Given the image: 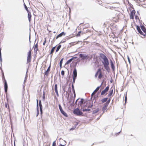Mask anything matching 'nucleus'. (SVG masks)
Here are the masks:
<instances>
[{
    "label": "nucleus",
    "instance_id": "58836bf2",
    "mask_svg": "<svg viewBox=\"0 0 146 146\" xmlns=\"http://www.w3.org/2000/svg\"><path fill=\"white\" fill-rule=\"evenodd\" d=\"M46 42V38H45V40L43 43V45H45Z\"/></svg>",
    "mask_w": 146,
    "mask_h": 146
},
{
    "label": "nucleus",
    "instance_id": "423d86ee",
    "mask_svg": "<svg viewBox=\"0 0 146 146\" xmlns=\"http://www.w3.org/2000/svg\"><path fill=\"white\" fill-rule=\"evenodd\" d=\"M110 102V100H109L106 103L104 104V106L102 108V110L104 111L107 109V107L109 104Z\"/></svg>",
    "mask_w": 146,
    "mask_h": 146
},
{
    "label": "nucleus",
    "instance_id": "49530a36",
    "mask_svg": "<svg viewBox=\"0 0 146 146\" xmlns=\"http://www.w3.org/2000/svg\"><path fill=\"white\" fill-rule=\"evenodd\" d=\"M65 144H64V145H62L61 144H60V146H65Z\"/></svg>",
    "mask_w": 146,
    "mask_h": 146
},
{
    "label": "nucleus",
    "instance_id": "2eb2a0df",
    "mask_svg": "<svg viewBox=\"0 0 146 146\" xmlns=\"http://www.w3.org/2000/svg\"><path fill=\"white\" fill-rule=\"evenodd\" d=\"M127 8L129 9H133V5L130 3H128L127 5Z\"/></svg>",
    "mask_w": 146,
    "mask_h": 146
},
{
    "label": "nucleus",
    "instance_id": "6e6d98bb",
    "mask_svg": "<svg viewBox=\"0 0 146 146\" xmlns=\"http://www.w3.org/2000/svg\"><path fill=\"white\" fill-rule=\"evenodd\" d=\"M37 105H38V100H37Z\"/></svg>",
    "mask_w": 146,
    "mask_h": 146
},
{
    "label": "nucleus",
    "instance_id": "cd10ccee",
    "mask_svg": "<svg viewBox=\"0 0 146 146\" xmlns=\"http://www.w3.org/2000/svg\"><path fill=\"white\" fill-rule=\"evenodd\" d=\"M31 50L30 49L27 54V57H31Z\"/></svg>",
    "mask_w": 146,
    "mask_h": 146
},
{
    "label": "nucleus",
    "instance_id": "20e7f679",
    "mask_svg": "<svg viewBox=\"0 0 146 146\" xmlns=\"http://www.w3.org/2000/svg\"><path fill=\"white\" fill-rule=\"evenodd\" d=\"M98 75V77L99 78H101L102 76V70L101 69H99L96 74V75Z\"/></svg>",
    "mask_w": 146,
    "mask_h": 146
},
{
    "label": "nucleus",
    "instance_id": "4c0bfd02",
    "mask_svg": "<svg viewBox=\"0 0 146 146\" xmlns=\"http://www.w3.org/2000/svg\"><path fill=\"white\" fill-rule=\"evenodd\" d=\"M52 146H56V144L55 142H54L52 143Z\"/></svg>",
    "mask_w": 146,
    "mask_h": 146
},
{
    "label": "nucleus",
    "instance_id": "a878e982",
    "mask_svg": "<svg viewBox=\"0 0 146 146\" xmlns=\"http://www.w3.org/2000/svg\"><path fill=\"white\" fill-rule=\"evenodd\" d=\"M84 100L83 99H81L79 101V102L78 103V104L79 105H80V106H81L82 104L84 102Z\"/></svg>",
    "mask_w": 146,
    "mask_h": 146
},
{
    "label": "nucleus",
    "instance_id": "7ed1b4c3",
    "mask_svg": "<svg viewBox=\"0 0 146 146\" xmlns=\"http://www.w3.org/2000/svg\"><path fill=\"white\" fill-rule=\"evenodd\" d=\"M73 83H74L75 81V80L77 76V70L76 68H75L73 70Z\"/></svg>",
    "mask_w": 146,
    "mask_h": 146
},
{
    "label": "nucleus",
    "instance_id": "603ef678",
    "mask_svg": "<svg viewBox=\"0 0 146 146\" xmlns=\"http://www.w3.org/2000/svg\"><path fill=\"white\" fill-rule=\"evenodd\" d=\"M135 0V1H138V0ZM139 0V1H140V0Z\"/></svg>",
    "mask_w": 146,
    "mask_h": 146
},
{
    "label": "nucleus",
    "instance_id": "9d476101",
    "mask_svg": "<svg viewBox=\"0 0 146 146\" xmlns=\"http://www.w3.org/2000/svg\"><path fill=\"white\" fill-rule=\"evenodd\" d=\"M109 87L108 86H107L106 87V88L101 92V94L102 95H103L106 92H107L109 90Z\"/></svg>",
    "mask_w": 146,
    "mask_h": 146
},
{
    "label": "nucleus",
    "instance_id": "f3484780",
    "mask_svg": "<svg viewBox=\"0 0 146 146\" xmlns=\"http://www.w3.org/2000/svg\"><path fill=\"white\" fill-rule=\"evenodd\" d=\"M54 90L57 96H58V94L57 89V84H55L54 86Z\"/></svg>",
    "mask_w": 146,
    "mask_h": 146
},
{
    "label": "nucleus",
    "instance_id": "e433bc0d",
    "mask_svg": "<svg viewBox=\"0 0 146 146\" xmlns=\"http://www.w3.org/2000/svg\"><path fill=\"white\" fill-rule=\"evenodd\" d=\"M61 74L62 75L64 76V70H62L61 72Z\"/></svg>",
    "mask_w": 146,
    "mask_h": 146
},
{
    "label": "nucleus",
    "instance_id": "79ce46f5",
    "mask_svg": "<svg viewBox=\"0 0 146 146\" xmlns=\"http://www.w3.org/2000/svg\"><path fill=\"white\" fill-rule=\"evenodd\" d=\"M3 81L4 82H5V80H6L5 78V77H4V75H3Z\"/></svg>",
    "mask_w": 146,
    "mask_h": 146
},
{
    "label": "nucleus",
    "instance_id": "dca6fc26",
    "mask_svg": "<svg viewBox=\"0 0 146 146\" xmlns=\"http://www.w3.org/2000/svg\"><path fill=\"white\" fill-rule=\"evenodd\" d=\"M27 10L28 13V17L29 19V22H30L31 21V13L28 10Z\"/></svg>",
    "mask_w": 146,
    "mask_h": 146
},
{
    "label": "nucleus",
    "instance_id": "c756f323",
    "mask_svg": "<svg viewBox=\"0 0 146 146\" xmlns=\"http://www.w3.org/2000/svg\"><path fill=\"white\" fill-rule=\"evenodd\" d=\"M55 47H54L52 48V49L51 50L50 53V54H51V56H52V55L53 53L54 52V49H55Z\"/></svg>",
    "mask_w": 146,
    "mask_h": 146
},
{
    "label": "nucleus",
    "instance_id": "37998d69",
    "mask_svg": "<svg viewBox=\"0 0 146 146\" xmlns=\"http://www.w3.org/2000/svg\"><path fill=\"white\" fill-rule=\"evenodd\" d=\"M72 91H73V92L74 93V95H75V91L74 89L72 90Z\"/></svg>",
    "mask_w": 146,
    "mask_h": 146
},
{
    "label": "nucleus",
    "instance_id": "473e14b6",
    "mask_svg": "<svg viewBox=\"0 0 146 146\" xmlns=\"http://www.w3.org/2000/svg\"><path fill=\"white\" fill-rule=\"evenodd\" d=\"M61 47V45H59L58 46H57V48H56V52H58L59 50L60 49Z\"/></svg>",
    "mask_w": 146,
    "mask_h": 146
},
{
    "label": "nucleus",
    "instance_id": "f03ea898",
    "mask_svg": "<svg viewBox=\"0 0 146 146\" xmlns=\"http://www.w3.org/2000/svg\"><path fill=\"white\" fill-rule=\"evenodd\" d=\"M73 113L74 114L77 116H80L82 115H83V113L78 108L74 109L73 111Z\"/></svg>",
    "mask_w": 146,
    "mask_h": 146
},
{
    "label": "nucleus",
    "instance_id": "b1692460",
    "mask_svg": "<svg viewBox=\"0 0 146 146\" xmlns=\"http://www.w3.org/2000/svg\"><path fill=\"white\" fill-rule=\"evenodd\" d=\"M99 110L98 108H97V109L94 110L93 111L92 114H95V113H97L99 111Z\"/></svg>",
    "mask_w": 146,
    "mask_h": 146
},
{
    "label": "nucleus",
    "instance_id": "aec40b11",
    "mask_svg": "<svg viewBox=\"0 0 146 146\" xmlns=\"http://www.w3.org/2000/svg\"><path fill=\"white\" fill-rule=\"evenodd\" d=\"M137 29L138 32L140 33V34L141 35H143V32L141 31L140 27L138 26H137Z\"/></svg>",
    "mask_w": 146,
    "mask_h": 146
},
{
    "label": "nucleus",
    "instance_id": "8fccbe9b",
    "mask_svg": "<svg viewBox=\"0 0 146 146\" xmlns=\"http://www.w3.org/2000/svg\"><path fill=\"white\" fill-rule=\"evenodd\" d=\"M68 89H69V90H70V91L71 92V88H69Z\"/></svg>",
    "mask_w": 146,
    "mask_h": 146
},
{
    "label": "nucleus",
    "instance_id": "c03bdc74",
    "mask_svg": "<svg viewBox=\"0 0 146 146\" xmlns=\"http://www.w3.org/2000/svg\"><path fill=\"white\" fill-rule=\"evenodd\" d=\"M24 6H25V9H28L26 5L25 4H24Z\"/></svg>",
    "mask_w": 146,
    "mask_h": 146
},
{
    "label": "nucleus",
    "instance_id": "c85d7f7f",
    "mask_svg": "<svg viewBox=\"0 0 146 146\" xmlns=\"http://www.w3.org/2000/svg\"><path fill=\"white\" fill-rule=\"evenodd\" d=\"M61 112L66 117H68V115L67 114V113L65 112L63 110L61 111Z\"/></svg>",
    "mask_w": 146,
    "mask_h": 146
},
{
    "label": "nucleus",
    "instance_id": "72a5a7b5",
    "mask_svg": "<svg viewBox=\"0 0 146 146\" xmlns=\"http://www.w3.org/2000/svg\"><path fill=\"white\" fill-rule=\"evenodd\" d=\"M63 60V58H62L60 60V68H62V62Z\"/></svg>",
    "mask_w": 146,
    "mask_h": 146
},
{
    "label": "nucleus",
    "instance_id": "f8f14e48",
    "mask_svg": "<svg viewBox=\"0 0 146 146\" xmlns=\"http://www.w3.org/2000/svg\"><path fill=\"white\" fill-rule=\"evenodd\" d=\"M33 48L34 49L35 52L36 53L38 50L37 43H36V44H34L33 47Z\"/></svg>",
    "mask_w": 146,
    "mask_h": 146
},
{
    "label": "nucleus",
    "instance_id": "4be33fe9",
    "mask_svg": "<svg viewBox=\"0 0 146 146\" xmlns=\"http://www.w3.org/2000/svg\"><path fill=\"white\" fill-rule=\"evenodd\" d=\"M100 86L98 87L92 93V96L94 95L100 89Z\"/></svg>",
    "mask_w": 146,
    "mask_h": 146
},
{
    "label": "nucleus",
    "instance_id": "1a4fd4ad",
    "mask_svg": "<svg viewBox=\"0 0 146 146\" xmlns=\"http://www.w3.org/2000/svg\"><path fill=\"white\" fill-rule=\"evenodd\" d=\"M66 33L64 32H63L57 36L56 37V39H57L59 37H62V36H65L66 35Z\"/></svg>",
    "mask_w": 146,
    "mask_h": 146
},
{
    "label": "nucleus",
    "instance_id": "3c124183",
    "mask_svg": "<svg viewBox=\"0 0 146 146\" xmlns=\"http://www.w3.org/2000/svg\"><path fill=\"white\" fill-rule=\"evenodd\" d=\"M137 16H135V18L137 19Z\"/></svg>",
    "mask_w": 146,
    "mask_h": 146
},
{
    "label": "nucleus",
    "instance_id": "6ab92c4d",
    "mask_svg": "<svg viewBox=\"0 0 146 146\" xmlns=\"http://www.w3.org/2000/svg\"><path fill=\"white\" fill-rule=\"evenodd\" d=\"M51 67V65L50 64V66L48 67L46 71L45 72V74L46 75H48V72L50 70V68Z\"/></svg>",
    "mask_w": 146,
    "mask_h": 146
},
{
    "label": "nucleus",
    "instance_id": "de8ad7c7",
    "mask_svg": "<svg viewBox=\"0 0 146 146\" xmlns=\"http://www.w3.org/2000/svg\"><path fill=\"white\" fill-rule=\"evenodd\" d=\"M59 109H61V108H62L60 105H59Z\"/></svg>",
    "mask_w": 146,
    "mask_h": 146
},
{
    "label": "nucleus",
    "instance_id": "39448f33",
    "mask_svg": "<svg viewBox=\"0 0 146 146\" xmlns=\"http://www.w3.org/2000/svg\"><path fill=\"white\" fill-rule=\"evenodd\" d=\"M135 13V10H133L131 11L130 14V19H133L134 18V16Z\"/></svg>",
    "mask_w": 146,
    "mask_h": 146
},
{
    "label": "nucleus",
    "instance_id": "864d4df0",
    "mask_svg": "<svg viewBox=\"0 0 146 146\" xmlns=\"http://www.w3.org/2000/svg\"><path fill=\"white\" fill-rule=\"evenodd\" d=\"M10 119L11 120V116H10Z\"/></svg>",
    "mask_w": 146,
    "mask_h": 146
},
{
    "label": "nucleus",
    "instance_id": "09e8293b",
    "mask_svg": "<svg viewBox=\"0 0 146 146\" xmlns=\"http://www.w3.org/2000/svg\"><path fill=\"white\" fill-rule=\"evenodd\" d=\"M60 111L61 112V111H63V110L62 109V108H61V109H60Z\"/></svg>",
    "mask_w": 146,
    "mask_h": 146
},
{
    "label": "nucleus",
    "instance_id": "5701e85b",
    "mask_svg": "<svg viewBox=\"0 0 146 146\" xmlns=\"http://www.w3.org/2000/svg\"><path fill=\"white\" fill-rule=\"evenodd\" d=\"M78 42H79V41L72 42L70 43L69 44H70V46H73L75 45L76 44H78Z\"/></svg>",
    "mask_w": 146,
    "mask_h": 146
},
{
    "label": "nucleus",
    "instance_id": "2f4dec72",
    "mask_svg": "<svg viewBox=\"0 0 146 146\" xmlns=\"http://www.w3.org/2000/svg\"><path fill=\"white\" fill-rule=\"evenodd\" d=\"M31 57H27V63H29L31 62Z\"/></svg>",
    "mask_w": 146,
    "mask_h": 146
},
{
    "label": "nucleus",
    "instance_id": "0eeeda50",
    "mask_svg": "<svg viewBox=\"0 0 146 146\" xmlns=\"http://www.w3.org/2000/svg\"><path fill=\"white\" fill-rule=\"evenodd\" d=\"M80 57L84 59H87L88 58V56L86 54H80L79 55Z\"/></svg>",
    "mask_w": 146,
    "mask_h": 146
},
{
    "label": "nucleus",
    "instance_id": "c9c22d12",
    "mask_svg": "<svg viewBox=\"0 0 146 146\" xmlns=\"http://www.w3.org/2000/svg\"><path fill=\"white\" fill-rule=\"evenodd\" d=\"M81 31H80L78 32V34L76 35L77 36H80V33Z\"/></svg>",
    "mask_w": 146,
    "mask_h": 146
},
{
    "label": "nucleus",
    "instance_id": "a18cd8bd",
    "mask_svg": "<svg viewBox=\"0 0 146 146\" xmlns=\"http://www.w3.org/2000/svg\"><path fill=\"white\" fill-rule=\"evenodd\" d=\"M73 83H74L73 82V84H72V90L74 89V86L73 84Z\"/></svg>",
    "mask_w": 146,
    "mask_h": 146
},
{
    "label": "nucleus",
    "instance_id": "f704fd0d",
    "mask_svg": "<svg viewBox=\"0 0 146 146\" xmlns=\"http://www.w3.org/2000/svg\"><path fill=\"white\" fill-rule=\"evenodd\" d=\"M5 108H7L8 107V108L9 110V105L8 104L5 103Z\"/></svg>",
    "mask_w": 146,
    "mask_h": 146
},
{
    "label": "nucleus",
    "instance_id": "4468645a",
    "mask_svg": "<svg viewBox=\"0 0 146 146\" xmlns=\"http://www.w3.org/2000/svg\"><path fill=\"white\" fill-rule=\"evenodd\" d=\"M141 28L144 33H143V35H142L145 36L146 35V29L145 27L143 26L141 27Z\"/></svg>",
    "mask_w": 146,
    "mask_h": 146
},
{
    "label": "nucleus",
    "instance_id": "4d7b16f0",
    "mask_svg": "<svg viewBox=\"0 0 146 146\" xmlns=\"http://www.w3.org/2000/svg\"><path fill=\"white\" fill-rule=\"evenodd\" d=\"M62 141H63L64 142H65H65L64 141L62 140Z\"/></svg>",
    "mask_w": 146,
    "mask_h": 146
},
{
    "label": "nucleus",
    "instance_id": "a211bd4d",
    "mask_svg": "<svg viewBox=\"0 0 146 146\" xmlns=\"http://www.w3.org/2000/svg\"><path fill=\"white\" fill-rule=\"evenodd\" d=\"M119 19V17L117 15L115 17L113 18V21H114L115 22H116L118 21Z\"/></svg>",
    "mask_w": 146,
    "mask_h": 146
},
{
    "label": "nucleus",
    "instance_id": "f257e3e1",
    "mask_svg": "<svg viewBox=\"0 0 146 146\" xmlns=\"http://www.w3.org/2000/svg\"><path fill=\"white\" fill-rule=\"evenodd\" d=\"M100 56L101 58L103 60V61H102V63L104 65V68L107 70H109L110 69V68L109 66V63L107 57L104 54H100Z\"/></svg>",
    "mask_w": 146,
    "mask_h": 146
},
{
    "label": "nucleus",
    "instance_id": "bb28decb",
    "mask_svg": "<svg viewBox=\"0 0 146 146\" xmlns=\"http://www.w3.org/2000/svg\"><path fill=\"white\" fill-rule=\"evenodd\" d=\"M39 105L40 111L41 112L42 111V105L41 104V101L40 100L39 101Z\"/></svg>",
    "mask_w": 146,
    "mask_h": 146
},
{
    "label": "nucleus",
    "instance_id": "ddd939ff",
    "mask_svg": "<svg viewBox=\"0 0 146 146\" xmlns=\"http://www.w3.org/2000/svg\"><path fill=\"white\" fill-rule=\"evenodd\" d=\"M91 106H88V108H86V107H85L83 109L82 111H90V108H91Z\"/></svg>",
    "mask_w": 146,
    "mask_h": 146
},
{
    "label": "nucleus",
    "instance_id": "a19ab883",
    "mask_svg": "<svg viewBox=\"0 0 146 146\" xmlns=\"http://www.w3.org/2000/svg\"><path fill=\"white\" fill-rule=\"evenodd\" d=\"M127 100V95H126V96L125 97V103H126Z\"/></svg>",
    "mask_w": 146,
    "mask_h": 146
},
{
    "label": "nucleus",
    "instance_id": "5fc2aeb1",
    "mask_svg": "<svg viewBox=\"0 0 146 146\" xmlns=\"http://www.w3.org/2000/svg\"><path fill=\"white\" fill-rule=\"evenodd\" d=\"M53 33H56V32H55V31L54 32H53Z\"/></svg>",
    "mask_w": 146,
    "mask_h": 146
},
{
    "label": "nucleus",
    "instance_id": "9b49d317",
    "mask_svg": "<svg viewBox=\"0 0 146 146\" xmlns=\"http://www.w3.org/2000/svg\"><path fill=\"white\" fill-rule=\"evenodd\" d=\"M4 83V89L6 93H7V91L8 86L6 80H5Z\"/></svg>",
    "mask_w": 146,
    "mask_h": 146
},
{
    "label": "nucleus",
    "instance_id": "6e6552de",
    "mask_svg": "<svg viewBox=\"0 0 146 146\" xmlns=\"http://www.w3.org/2000/svg\"><path fill=\"white\" fill-rule=\"evenodd\" d=\"M77 58L76 57H73L70 60H68L65 63V65H68L70 64L74 59Z\"/></svg>",
    "mask_w": 146,
    "mask_h": 146
},
{
    "label": "nucleus",
    "instance_id": "412c9836",
    "mask_svg": "<svg viewBox=\"0 0 146 146\" xmlns=\"http://www.w3.org/2000/svg\"><path fill=\"white\" fill-rule=\"evenodd\" d=\"M111 67L113 70L114 71L115 69L114 65L113 64V62L111 60L110 61Z\"/></svg>",
    "mask_w": 146,
    "mask_h": 146
},
{
    "label": "nucleus",
    "instance_id": "7c9ffc66",
    "mask_svg": "<svg viewBox=\"0 0 146 146\" xmlns=\"http://www.w3.org/2000/svg\"><path fill=\"white\" fill-rule=\"evenodd\" d=\"M108 99V98H107L102 99L101 101L102 103H104L107 101Z\"/></svg>",
    "mask_w": 146,
    "mask_h": 146
},
{
    "label": "nucleus",
    "instance_id": "393cba45",
    "mask_svg": "<svg viewBox=\"0 0 146 146\" xmlns=\"http://www.w3.org/2000/svg\"><path fill=\"white\" fill-rule=\"evenodd\" d=\"M113 92V89L111 90V89H110V91H109L108 96H111Z\"/></svg>",
    "mask_w": 146,
    "mask_h": 146
},
{
    "label": "nucleus",
    "instance_id": "ea45409f",
    "mask_svg": "<svg viewBox=\"0 0 146 146\" xmlns=\"http://www.w3.org/2000/svg\"><path fill=\"white\" fill-rule=\"evenodd\" d=\"M43 99L44 100L45 99V93L44 92H43Z\"/></svg>",
    "mask_w": 146,
    "mask_h": 146
}]
</instances>
